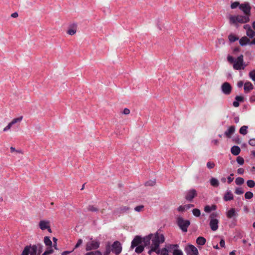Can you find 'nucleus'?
Segmentation results:
<instances>
[{"instance_id":"nucleus-1","label":"nucleus","mask_w":255,"mask_h":255,"mask_svg":"<svg viewBox=\"0 0 255 255\" xmlns=\"http://www.w3.org/2000/svg\"><path fill=\"white\" fill-rule=\"evenodd\" d=\"M165 241V238L163 234L157 232L154 234H150L143 238V243L145 247H148L150 249L148 254L151 255L152 252L157 251L159 246Z\"/></svg>"},{"instance_id":"nucleus-2","label":"nucleus","mask_w":255,"mask_h":255,"mask_svg":"<svg viewBox=\"0 0 255 255\" xmlns=\"http://www.w3.org/2000/svg\"><path fill=\"white\" fill-rule=\"evenodd\" d=\"M230 23L237 25L238 23H246L250 21V18L248 15H230L229 17Z\"/></svg>"},{"instance_id":"nucleus-3","label":"nucleus","mask_w":255,"mask_h":255,"mask_svg":"<svg viewBox=\"0 0 255 255\" xmlns=\"http://www.w3.org/2000/svg\"><path fill=\"white\" fill-rule=\"evenodd\" d=\"M246 66V64L244 63L243 55H241L235 60L233 68L236 70H240L244 69Z\"/></svg>"},{"instance_id":"nucleus-4","label":"nucleus","mask_w":255,"mask_h":255,"mask_svg":"<svg viewBox=\"0 0 255 255\" xmlns=\"http://www.w3.org/2000/svg\"><path fill=\"white\" fill-rule=\"evenodd\" d=\"M177 224L183 232H186L190 222L189 220H184L182 217H178L177 219Z\"/></svg>"},{"instance_id":"nucleus-5","label":"nucleus","mask_w":255,"mask_h":255,"mask_svg":"<svg viewBox=\"0 0 255 255\" xmlns=\"http://www.w3.org/2000/svg\"><path fill=\"white\" fill-rule=\"evenodd\" d=\"M217 216V214L216 213H213L210 216V222L209 225L211 230L213 231H215L218 229L219 220L215 218Z\"/></svg>"},{"instance_id":"nucleus-6","label":"nucleus","mask_w":255,"mask_h":255,"mask_svg":"<svg viewBox=\"0 0 255 255\" xmlns=\"http://www.w3.org/2000/svg\"><path fill=\"white\" fill-rule=\"evenodd\" d=\"M45 245L48 247L47 249L45 251L42 255H48L53 253V250L52 249V243L49 237H45L43 240Z\"/></svg>"},{"instance_id":"nucleus-7","label":"nucleus","mask_w":255,"mask_h":255,"mask_svg":"<svg viewBox=\"0 0 255 255\" xmlns=\"http://www.w3.org/2000/svg\"><path fill=\"white\" fill-rule=\"evenodd\" d=\"M100 246V242L97 240H93L91 239L86 245V250L90 251L97 249Z\"/></svg>"},{"instance_id":"nucleus-8","label":"nucleus","mask_w":255,"mask_h":255,"mask_svg":"<svg viewBox=\"0 0 255 255\" xmlns=\"http://www.w3.org/2000/svg\"><path fill=\"white\" fill-rule=\"evenodd\" d=\"M184 251L187 255H198V249L192 245H188L185 247Z\"/></svg>"},{"instance_id":"nucleus-9","label":"nucleus","mask_w":255,"mask_h":255,"mask_svg":"<svg viewBox=\"0 0 255 255\" xmlns=\"http://www.w3.org/2000/svg\"><path fill=\"white\" fill-rule=\"evenodd\" d=\"M38 226L41 230H47L49 233H51L52 231L50 228V221L45 220H40L38 224Z\"/></svg>"},{"instance_id":"nucleus-10","label":"nucleus","mask_w":255,"mask_h":255,"mask_svg":"<svg viewBox=\"0 0 255 255\" xmlns=\"http://www.w3.org/2000/svg\"><path fill=\"white\" fill-rule=\"evenodd\" d=\"M239 8L244 13L245 15H248L249 17H250L251 7L249 3L246 2L241 4L239 6Z\"/></svg>"},{"instance_id":"nucleus-11","label":"nucleus","mask_w":255,"mask_h":255,"mask_svg":"<svg viewBox=\"0 0 255 255\" xmlns=\"http://www.w3.org/2000/svg\"><path fill=\"white\" fill-rule=\"evenodd\" d=\"M122 250V247L121 243L118 241L114 242L112 245L111 251L113 253H115L116 255H119Z\"/></svg>"},{"instance_id":"nucleus-12","label":"nucleus","mask_w":255,"mask_h":255,"mask_svg":"<svg viewBox=\"0 0 255 255\" xmlns=\"http://www.w3.org/2000/svg\"><path fill=\"white\" fill-rule=\"evenodd\" d=\"M232 88L230 83L228 82L224 83L221 86V90L222 92L227 95L230 94L232 91Z\"/></svg>"},{"instance_id":"nucleus-13","label":"nucleus","mask_w":255,"mask_h":255,"mask_svg":"<svg viewBox=\"0 0 255 255\" xmlns=\"http://www.w3.org/2000/svg\"><path fill=\"white\" fill-rule=\"evenodd\" d=\"M197 196V192L195 189H191L188 191L186 193L185 199L187 200L191 201L193 198Z\"/></svg>"},{"instance_id":"nucleus-14","label":"nucleus","mask_w":255,"mask_h":255,"mask_svg":"<svg viewBox=\"0 0 255 255\" xmlns=\"http://www.w3.org/2000/svg\"><path fill=\"white\" fill-rule=\"evenodd\" d=\"M141 243H143V238L139 236H136L131 242V248H134L135 247L139 246Z\"/></svg>"},{"instance_id":"nucleus-15","label":"nucleus","mask_w":255,"mask_h":255,"mask_svg":"<svg viewBox=\"0 0 255 255\" xmlns=\"http://www.w3.org/2000/svg\"><path fill=\"white\" fill-rule=\"evenodd\" d=\"M235 127L234 126H230L228 129L225 132V135L228 138H230L235 131Z\"/></svg>"},{"instance_id":"nucleus-16","label":"nucleus","mask_w":255,"mask_h":255,"mask_svg":"<svg viewBox=\"0 0 255 255\" xmlns=\"http://www.w3.org/2000/svg\"><path fill=\"white\" fill-rule=\"evenodd\" d=\"M237 213L235 208H231L226 213V216L228 218H232L237 216Z\"/></svg>"},{"instance_id":"nucleus-17","label":"nucleus","mask_w":255,"mask_h":255,"mask_svg":"<svg viewBox=\"0 0 255 255\" xmlns=\"http://www.w3.org/2000/svg\"><path fill=\"white\" fill-rule=\"evenodd\" d=\"M254 89L253 85L250 82H246L244 84V90L246 93L250 92Z\"/></svg>"},{"instance_id":"nucleus-18","label":"nucleus","mask_w":255,"mask_h":255,"mask_svg":"<svg viewBox=\"0 0 255 255\" xmlns=\"http://www.w3.org/2000/svg\"><path fill=\"white\" fill-rule=\"evenodd\" d=\"M231 152L234 155H238L240 154L241 149L238 146H233L231 148Z\"/></svg>"},{"instance_id":"nucleus-19","label":"nucleus","mask_w":255,"mask_h":255,"mask_svg":"<svg viewBox=\"0 0 255 255\" xmlns=\"http://www.w3.org/2000/svg\"><path fill=\"white\" fill-rule=\"evenodd\" d=\"M157 255H169L168 250L166 248H163L160 250L159 248L157 249V251H155Z\"/></svg>"},{"instance_id":"nucleus-20","label":"nucleus","mask_w":255,"mask_h":255,"mask_svg":"<svg viewBox=\"0 0 255 255\" xmlns=\"http://www.w3.org/2000/svg\"><path fill=\"white\" fill-rule=\"evenodd\" d=\"M249 42L250 39L246 36L242 37L239 41L240 44L241 46H245L247 44L249 43Z\"/></svg>"},{"instance_id":"nucleus-21","label":"nucleus","mask_w":255,"mask_h":255,"mask_svg":"<svg viewBox=\"0 0 255 255\" xmlns=\"http://www.w3.org/2000/svg\"><path fill=\"white\" fill-rule=\"evenodd\" d=\"M233 199V195L231 191H228L224 196V200L226 201Z\"/></svg>"},{"instance_id":"nucleus-22","label":"nucleus","mask_w":255,"mask_h":255,"mask_svg":"<svg viewBox=\"0 0 255 255\" xmlns=\"http://www.w3.org/2000/svg\"><path fill=\"white\" fill-rule=\"evenodd\" d=\"M206 242V240L203 237H199L196 240V243L200 246L204 245Z\"/></svg>"},{"instance_id":"nucleus-23","label":"nucleus","mask_w":255,"mask_h":255,"mask_svg":"<svg viewBox=\"0 0 255 255\" xmlns=\"http://www.w3.org/2000/svg\"><path fill=\"white\" fill-rule=\"evenodd\" d=\"M216 209L215 205H212L211 207L207 205L204 208V211L206 213H210L212 210H215Z\"/></svg>"},{"instance_id":"nucleus-24","label":"nucleus","mask_w":255,"mask_h":255,"mask_svg":"<svg viewBox=\"0 0 255 255\" xmlns=\"http://www.w3.org/2000/svg\"><path fill=\"white\" fill-rule=\"evenodd\" d=\"M210 183L211 185L214 187H218L219 185V182L218 180L217 179L213 177L210 179Z\"/></svg>"},{"instance_id":"nucleus-25","label":"nucleus","mask_w":255,"mask_h":255,"mask_svg":"<svg viewBox=\"0 0 255 255\" xmlns=\"http://www.w3.org/2000/svg\"><path fill=\"white\" fill-rule=\"evenodd\" d=\"M248 127L246 126H242L240 129V133L243 135H246L248 132Z\"/></svg>"},{"instance_id":"nucleus-26","label":"nucleus","mask_w":255,"mask_h":255,"mask_svg":"<svg viewBox=\"0 0 255 255\" xmlns=\"http://www.w3.org/2000/svg\"><path fill=\"white\" fill-rule=\"evenodd\" d=\"M22 119L23 117L20 116L18 118H14L13 119H12L11 122L12 123L13 125H14L17 123H20L22 121Z\"/></svg>"},{"instance_id":"nucleus-27","label":"nucleus","mask_w":255,"mask_h":255,"mask_svg":"<svg viewBox=\"0 0 255 255\" xmlns=\"http://www.w3.org/2000/svg\"><path fill=\"white\" fill-rule=\"evenodd\" d=\"M246 34L249 37L253 38L255 36V31L251 29V30L246 31Z\"/></svg>"},{"instance_id":"nucleus-28","label":"nucleus","mask_w":255,"mask_h":255,"mask_svg":"<svg viewBox=\"0 0 255 255\" xmlns=\"http://www.w3.org/2000/svg\"><path fill=\"white\" fill-rule=\"evenodd\" d=\"M238 39L239 38L234 34H231L229 35V41H231V42H235L236 40H238Z\"/></svg>"},{"instance_id":"nucleus-29","label":"nucleus","mask_w":255,"mask_h":255,"mask_svg":"<svg viewBox=\"0 0 255 255\" xmlns=\"http://www.w3.org/2000/svg\"><path fill=\"white\" fill-rule=\"evenodd\" d=\"M37 249V254L40 255L43 250V246L40 244H38L35 245Z\"/></svg>"},{"instance_id":"nucleus-30","label":"nucleus","mask_w":255,"mask_h":255,"mask_svg":"<svg viewBox=\"0 0 255 255\" xmlns=\"http://www.w3.org/2000/svg\"><path fill=\"white\" fill-rule=\"evenodd\" d=\"M235 182L237 185H242L244 183V179L242 177H238L236 178Z\"/></svg>"},{"instance_id":"nucleus-31","label":"nucleus","mask_w":255,"mask_h":255,"mask_svg":"<svg viewBox=\"0 0 255 255\" xmlns=\"http://www.w3.org/2000/svg\"><path fill=\"white\" fill-rule=\"evenodd\" d=\"M192 213L195 217H199L201 215V212L198 209H194Z\"/></svg>"},{"instance_id":"nucleus-32","label":"nucleus","mask_w":255,"mask_h":255,"mask_svg":"<svg viewBox=\"0 0 255 255\" xmlns=\"http://www.w3.org/2000/svg\"><path fill=\"white\" fill-rule=\"evenodd\" d=\"M253 193L252 192L250 191L247 192L245 195V198L247 199H250L252 198L253 197Z\"/></svg>"},{"instance_id":"nucleus-33","label":"nucleus","mask_w":255,"mask_h":255,"mask_svg":"<svg viewBox=\"0 0 255 255\" xmlns=\"http://www.w3.org/2000/svg\"><path fill=\"white\" fill-rule=\"evenodd\" d=\"M137 247L135 248V252L138 254L141 253L144 249V247L142 246L139 245L136 246Z\"/></svg>"},{"instance_id":"nucleus-34","label":"nucleus","mask_w":255,"mask_h":255,"mask_svg":"<svg viewBox=\"0 0 255 255\" xmlns=\"http://www.w3.org/2000/svg\"><path fill=\"white\" fill-rule=\"evenodd\" d=\"M85 255H102V254L100 251H97L87 253Z\"/></svg>"},{"instance_id":"nucleus-35","label":"nucleus","mask_w":255,"mask_h":255,"mask_svg":"<svg viewBox=\"0 0 255 255\" xmlns=\"http://www.w3.org/2000/svg\"><path fill=\"white\" fill-rule=\"evenodd\" d=\"M247 185L251 188L254 187L255 186V182L253 180H249L247 182Z\"/></svg>"},{"instance_id":"nucleus-36","label":"nucleus","mask_w":255,"mask_h":255,"mask_svg":"<svg viewBox=\"0 0 255 255\" xmlns=\"http://www.w3.org/2000/svg\"><path fill=\"white\" fill-rule=\"evenodd\" d=\"M88 210L91 212H97L98 211V209L93 205H90L87 208Z\"/></svg>"},{"instance_id":"nucleus-37","label":"nucleus","mask_w":255,"mask_h":255,"mask_svg":"<svg viewBox=\"0 0 255 255\" xmlns=\"http://www.w3.org/2000/svg\"><path fill=\"white\" fill-rule=\"evenodd\" d=\"M173 255H183V253L181 250L175 249L173 251Z\"/></svg>"},{"instance_id":"nucleus-38","label":"nucleus","mask_w":255,"mask_h":255,"mask_svg":"<svg viewBox=\"0 0 255 255\" xmlns=\"http://www.w3.org/2000/svg\"><path fill=\"white\" fill-rule=\"evenodd\" d=\"M13 125L12 124V123L10 122V123H9L8 124V125L3 129V131L4 132H5V131H8V130H9L11 127L13 126Z\"/></svg>"},{"instance_id":"nucleus-39","label":"nucleus","mask_w":255,"mask_h":255,"mask_svg":"<svg viewBox=\"0 0 255 255\" xmlns=\"http://www.w3.org/2000/svg\"><path fill=\"white\" fill-rule=\"evenodd\" d=\"M76 32V28H70L67 31V33L70 35H73L75 34Z\"/></svg>"},{"instance_id":"nucleus-40","label":"nucleus","mask_w":255,"mask_h":255,"mask_svg":"<svg viewBox=\"0 0 255 255\" xmlns=\"http://www.w3.org/2000/svg\"><path fill=\"white\" fill-rule=\"evenodd\" d=\"M237 162L240 165H243L244 163V159L243 157L241 156H238L237 158Z\"/></svg>"},{"instance_id":"nucleus-41","label":"nucleus","mask_w":255,"mask_h":255,"mask_svg":"<svg viewBox=\"0 0 255 255\" xmlns=\"http://www.w3.org/2000/svg\"><path fill=\"white\" fill-rule=\"evenodd\" d=\"M236 194L241 195L244 193V191L241 188H237L235 190Z\"/></svg>"},{"instance_id":"nucleus-42","label":"nucleus","mask_w":255,"mask_h":255,"mask_svg":"<svg viewBox=\"0 0 255 255\" xmlns=\"http://www.w3.org/2000/svg\"><path fill=\"white\" fill-rule=\"evenodd\" d=\"M215 163L212 162H208L207 163V166L209 169H212L215 167Z\"/></svg>"},{"instance_id":"nucleus-43","label":"nucleus","mask_w":255,"mask_h":255,"mask_svg":"<svg viewBox=\"0 0 255 255\" xmlns=\"http://www.w3.org/2000/svg\"><path fill=\"white\" fill-rule=\"evenodd\" d=\"M240 3L239 2L236 1L231 4V7L232 9L236 8L237 6H240Z\"/></svg>"},{"instance_id":"nucleus-44","label":"nucleus","mask_w":255,"mask_h":255,"mask_svg":"<svg viewBox=\"0 0 255 255\" xmlns=\"http://www.w3.org/2000/svg\"><path fill=\"white\" fill-rule=\"evenodd\" d=\"M111 249L110 248V246L109 245L107 246L106 247V250L104 254V255H109L110 253L111 252Z\"/></svg>"},{"instance_id":"nucleus-45","label":"nucleus","mask_w":255,"mask_h":255,"mask_svg":"<svg viewBox=\"0 0 255 255\" xmlns=\"http://www.w3.org/2000/svg\"><path fill=\"white\" fill-rule=\"evenodd\" d=\"M249 144L253 146H255V138H251L249 141Z\"/></svg>"},{"instance_id":"nucleus-46","label":"nucleus","mask_w":255,"mask_h":255,"mask_svg":"<svg viewBox=\"0 0 255 255\" xmlns=\"http://www.w3.org/2000/svg\"><path fill=\"white\" fill-rule=\"evenodd\" d=\"M120 211L122 212H126L129 210V208L127 206L121 207L120 208Z\"/></svg>"},{"instance_id":"nucleus-47","label":"nucleus","mask_w":255,"mask_h":255,"mask_svg":"<svg viewBox=\"0 0 255 255\" xmlns=\"http://www.w3.org/2000/svg\"><path fill=\"white\" fill-rule=\"evenodd\" d=\"M227 59L229 62L230 63H234L235 62V60L234 59V57L232 56L229 55L227 57Z\"/></svg>"},{"instance_id":"nucleus-48","label":"nucleus","mask_w":255,"mask_h":255,"mask_svg":"<svg viewBox=\"0 0 255 255\" xmlns=\"http://www.w3.org/2000/svg\"><path fill=\"white\" fill-rule=\"evenodd\" d=\"M82 243H83L82 240L81 239H79L77 244L75 245V248H77L79 247H80L82 245Z\"/></svg>"},{"instance_id":"nucleus-49","label":"nucleus","mask_w":255,"mask_h":255,"mask_svg":"<svg viewBox=\"0 0 255 255\" xmlns=\"http://www.w3.org/2000/svg\"><path fill=\"white\" fill-rule=\"evenodd\" d=\"M143 208V205H140V206H136L134 208V210H135V211H136L137 212H140V211L142 210V209Z\"/></svg>"},{"instance_id":"nucleus-50","label":"nucleus","mask_w":255,"mask_h":255,"mask_svg":"<svg viewBox=\"0 0 255 255\" xmlns=\"http://www.w3.org/2000/svg\"><path fill=\"white\" fill-rule=\"evenodd\" d=\"M155 183V181H148L146 182L145 185L146 186H153Z\"/></svg>"},{"instance_id":"nucleus-51","label":"nucleus","mask_w":255,"mask_h":255,"mask_svg":"<svg viewBox=\"0 0 255 255\" xmlns=\"http://www.w3.org/2000/svg\"><path fill=\"white\" fill-rule=\"evenodd\" d=\"M178 211H179V212H183L185 210H186V209H185V206H180L178 209H177Z\"/></svg>"},{"instance_id":"nucleus-52","label":"nucleus","mask_w":255,"mask_h":255,"mask_svg":"<svg viewBox=\"0 0 255 255\" xmlns=\"http://www.w3.org/2000/svg\"><path fill=\"white\" fill-rule=\"evenodd\" d=\"M235 99L238 102H239V101L242 102L243 101L244 98L243 97L237 96L236 97Z\"/></svg>"},{"instance_id":"nucleus-53","label":"nucleus","mask_w":255,"mask_h":255,"mask_svg":"<svg viewBox=\"0 0 255 255\" xmlns=\"http://www.w3.org/2000/svg\"><path fill=\"white\" fill-rule=\"evenodd\" d=\"M130 113V110L128 108L124 109L123 114L125 115H128Z\"/></svg>"},{"instance_id":"nucleus-54","label":"nucleus","mask_w":255,"mask_h":255,"mask_svg":"<svg viewBox=\"0 0 255 255\" xmlns=\"http://www.w3.org/2000/svg\"><path fill=\"white\" fill-rule=\"evenodd\" d=\"M237 172L239 174H243L244 172V169L242 168H240L238 169Z\"/></svg>"},{"instance_id":"nucleus-55","label":"nucleus","mask_w":255,"mask_h":255,"mask_svg":"<svg viewBox=\"0 0 255 255\" xmlns=\"http://www.w3.org/2000/svg\"><path fill=\"white\" fill-rule=\"evenodd\" d=\"M244 28L246 30V31H247L248 30H250L252 29L250 25L249 24L245 25L244 26Z\"/></svg>"},{"instance_id":"nucleus-56","label":"nucleus","mask_w":255,"mask_h":255,"mask_svg":"<svg viewBox=\"0 0 255 255\" xmlns=\"http://www.w3.org/2000/svg\"><path fill=\"white\" fill-rule=\"evenodd\" d=\"M243 210L246 213H248L249 212V208L247 206H244Z\"/></svg>"},{"instance_id":"nucleus-57","label":"nucleus","mask_w":255,"mask_h":255,"mask_svg":"<svg viewBox=\"0 0 255 255\" xmlns=\"http://www.w3.org/2000/svg\"><path fill=\"white\" fill-rule=\"evenodd\" d=\"M194 206V205L193 204H188L185 205L186 210L189 209V208L193 207Z\"/></svg>"},{"instance_id":"nucleus-58","label":"nucleus","mask_w":255,"mask_h":255,"mask_svg":"<svg viewBox=\"0 0 255 255\" xmlns=\"http://www.w3.org/2000/svg\"><path fill=\"white\" fill-rule=\"evenodd\" d=\"M220 246L222 247H225V241L224 240H221L220 242Z\"/></svg>"},{"instance_id":"nucleus-59","label":"nucleus","mask_w":255,"mask_h":255,"mask_svg":"<svg viewBox=\"0 0 255 255\" xmlns=\"http://www.w3.org/2000/svg\"><path fill=\"white\" fill-rule=\"evenodd\" d=\"M243 84H244L243 82L242 81H240L238 83L237 85H238V87L241 88L243 86Z\"/></svg>"},{"instance_id":"nucleus-60","label":"nucleus","mask_w":255,"mask_h":255,"mask_svg":"<svg viewBox=\"0 0 255 255\" xmlns=\"http://www.w3.org/2000/svg\"><path fill=\"white\" fill-rule=\"evenodd\" d=\"M233 105L235 107H238L239 106V103L238 101H234Z\"/></svg>"},{"instance_id":"nucleus-61","label":"nucleus","mask_w":255,"mask_h":255,"mask_svg":"<svg viewBox=\"0 0 255 255\" xmlns=\"http://www.w3.org/2000/svg\"><path fill=\"white\" fill-rule=\"evenodd\" d=\"M18 13L17 12H14L11 14V16L13 18H16L18 16Z\"/></svg>"},{"instance_id":"nucleus-62","label":"nucleus","mask_w":255,"mask_h":255,"mask_svg":"<svg viewBox=\"0 0 255 255\" xmlns=\"http://www.w3.org/2000/svg\"><path fill=\"white\" fill-rule=\"evenodd\" d=\"M234 180L233 178H232L231 176H229L228 177V181L229 183H231Z\"/></svg>"},{"instance_id":"nucleus-63","label":"nucleus","mask_w":255,"mask_h":255,"mask_svg":"<svg viewBox=\"0 0 255 255\" xmlns=\"http://www.w3.org/2000/svg\"><path fill=\"white\" fill-rule=\"evenodd\" d=\"M212 142L215 145H218L219 141L217 139H214L212 141Z\"/></svg>"},{"instance_id":"nucleus-64","label":"nucleus","mask_w":255,"mask_h":255,"mask_svg":"<svg viewBox=\"0 0 255 255\" xmlns=\"http://www.w3.org/2000/svg\"><path fill=\"white\" fill-rule=\"evenodd\" d=\"M72 251H64L62 253V255H66L71 253Z\"/></svg>"}]
</instances>
